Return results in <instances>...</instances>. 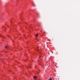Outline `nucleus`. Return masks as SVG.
Segmentation results:
<instances>
[{"mask_svg":"<svg viewBox=\"0 0 80 80\" xmlns=\"http://www.w3.org/2000/svg\"><path fill=\"white\" fill-rule=\"evenodd\" d=\"M5 48L6 49V50H7V49H8V47L6 46Z\"/></svg>","mask_w":80,"mask_h":80,"instance_id":"nucleus-1","label":"nucleus"},{"mask_svg":"<svg viewBox=\"0 0 80 80\" xmlns=\"http://www.w3.org/2000/svg\"><path fill=\"white\" fill-rule=\"evenodd\" d=\"M33 78L34 80H36V79L37 78V77H36L35 76H34Z\"/></svg>","mask_w":80,"mask_h":80,"instance_id":"nucleus-2","label":"nucleus"},{"mask_svg":"<svg viewBox=\"0 0 80 80\" xmlns=\"http://www.w3.org/2000/svg\"><path fill=\"white\" fill-rule=\"evenodd\" d=\"M52 80V78H50L49 80Z\"/></svg>","mask_w":80,"mask_h":80,"instance_id":"nucleus-3","label":"nucleus"},{"mask_svg":"<svg viewBox=\"0 0 80 80\" xmlns=\"http://www.w3.org/2000/svg\"><path fill=\"white\" fill-rule=\"evenodd\" d=\"M38 34H37L36 35V37H38Z\"/></svg>","mask_w":80,"mask_h":80,"instance_id":"nucleus-4","label":"nucleus"},{"mask_svg":"<svg viewBox=\"0 0 80 80\" xmlns=\"http://www.w3.org/2000/svg\"><path fill=\"white\" fill-rule=\"evenodd\" d=\"M39 57H41V56H40Z\"/></svg>","mask_w":80,"mask_h":80,"instance_id":"nucleus-5","label":"nucleus"},{"mask_svg":"<svg viewBox=\"0 0 80 80\" xmlns=\"http://www.w3.org/2000/svg\"><path fill=\"white\" fill-rule=\"evenodd\" d=\"M11 22H12V21H11Z\"/></svg>","mask_w":80,"mask_h":80,"instance_id":"nucleus-6","label":"nucleus"}]
</instances>
